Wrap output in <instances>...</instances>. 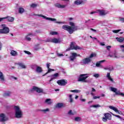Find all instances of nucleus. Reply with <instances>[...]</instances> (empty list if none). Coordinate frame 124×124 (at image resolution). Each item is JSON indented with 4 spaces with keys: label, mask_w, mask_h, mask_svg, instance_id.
Wrapping results in <instances>:
<instances>
[{
    "label": "nucleus",
    "mask_w": 124,
    "mask_h": 124,
    "mask_svg": "<svg viewBox=\"0 0 124 124\" xmlns=\"http://www.w3.org/2000/svg\"><path fill=\"white\" fill-rule=\"evenodd\" d=\"M69 24L71 26H69L68 25H63L62 29L65 31H67L69 34H72L75 31H77V30H78V27L76 26L73 22H70Z\"/></svg>",
    "instance_id": "nucleus-1"
},
{
    "label": "nucleus",
    "mask_w": 124,
    "mask_h": 124,
    "mask_svg": "<svg viewBox=\"0 0 124 124\" xmlns=\"http://www.w3.org/2000/svg\"><path fill=\"white\" fill-rule=\"evenodd\" d=\"M14 109L15 112V117L17 119H20L23 117V111L20 108V107L18 106H15Z\"/></svg>",
    "instance_id": "nucleus-2"
},
{
    "label": "nucleus",
    "mask_w": 124,
    "mask_h": 124,
    "mask_svg": "<svg viewBox=\"0 0 124 124\" xmlns=\"http://www.w3.org/2000/svg\"><path fill=\"white\" fill-rule=\"evenodd\" d=\"M87 74H80L78 78V82H83V83H89V81L87 80L86 79L89 78Z\"/></svg>",
    "instance_id": "nucleus-3"
},
{
    "label": "nucleus",
    "mask_w": 124,
    "mask_h": 124,
    "mask_svg": "<svg viewBox=\"0 0 124 124\" xmlns=\"http://www.w3.org/2000/svg\"><path fill=\"white\" fill-rule=\"evenodd\" d=\"M94 57H96V54L95 53L91 54L88 58L82 60L83 63L84 64H88V63L92 62V58Z\"/></svg>",
    "instance_id": "nucleus-4"
},
{
    "label": "nucleus",
    "mask_w": 124,
    "mask_h": 124,
    "mask_svg": "<svg viewBox=\"0 0 124 124\" xmlns=\"http://www.w3.org/2000/svg\"><path fill=\"white\" fill-rule=\"evenodd\" d=\"M1 27L2 29H0V33H9V28L6 27V25L5 24L2 25Z\"/></svg>",
    "instance_id": "nucleus-5"
},
{
    "label": "nucleus",
    "mask_w": 124,
    "mask_h": 124,
    "mask_svg": "<svg viewBox=\"0 0 124 124\" xmlns=\"http://www.w3.org/2000/svg\"><path fill=\"white\" fill-rule=\"evenodd\" d=\"M71 50H81L82 47L78 46H75V42H72L70 46Z\"/></svg>",
    "instance_id": "nucleus-6"
},
{
    "label": "nucleus",
    "mask_w": 124,
    "mask_h": 124,
    "mask_svg": "<svg viewBox=\"0 0 124 124\" xmlns=\"http://www.w3.org/2000/svg\"><path fill=\"white\" fill-rule=\"evenodd\" d=\"M104 116L105 117L102 118L103 122H107V120H111L112 119V115L109 113H105Z\"/></svg>",
    "instance_id": "nucleus-7"
},
{
    "label": "nucleus",
    "mask_w": 124,
    "mask_h": 124,
    "mask_svg": "<svg viewBox=\"0 0 124 124\" xmlns=\"http://www.w3.org/2000/svg\"><path fill=\"white\" fill-rule=\"evenodd\" d=\"M37 92V93H43V90L41 88H38L36 86H33V88L30 90L31 93H33V92Z\"/></svg>",
    "instance_id": "nucleus-8"
},
{
    "label": "nucleus",
    "mask_w": 124,
    "mask_h": 124,
    "mask_svg": "<svg viewBox=\"0 0 124 124\" xmlns=\"http://www.w3.org/2000/svg\"><path fill=\"white\" fill-rule=\"evenodd\" d=\"M71 55L70 56V60L71 61V62H74V60L76 59V57H81V55L80 54H77L76 53H73L72 52Z\"/></svg>",
    "instance_id": "nucleus-9"
},
{
    "label": "nucleus",
    "mask_w": 124,
    "mask_h": 124,
    "mask_svg": "<svg viewBox=\"0 0 124 124\" xmlns=\"http://www.w3.org/2000/svg\"><path fill=\"white\" fill-rule=\"evenodd\" d=\"M61 40L60 39L53 38L47 39L46 42H53V43H61Z\"/></svg>",
    "instance_id": "nucleus-10"
},
{
    "label": "nucleus",
    "mask_w": 124,
    "mask_h": 124,
    "mask_svg": "<svg viewBox=\"0 0 124 124\" xmlns=\"http://www.w3.org/2000/svg\"><path fill=\"white\" fill-rule=\"evenodd\" d=\"M59 86H65L67 84V81L64 79L58 80L57 82Z\"/></svg>",
    "instance_id": "nucleus-11"
},
{
    "label": "nucleus",
    "mask_w": 124,
    "mask_h": 124,
    "mask_svg": "<svg viewBox=\"0 0 124 124\" xmlns=\"http://www.w3.org/2000/svg\"><path fill=\"white\" fill-rule=\"evenodd\" d=\"M8 119L6 117V116L4 113L0 114V122H6Z\"/></svg>",
    "instance_id": "nucleus-12"
},
{
    "label": "nucleus",
    "mask_w": 124,
    "mask_h": 124,
    "mask_svg": "<svg viewBox=\"0 0 124 124\" xmlns=\"http://www.w3.org/2000/svg\"><path fill=\"white\" fill-rule=\"evenodd\" d=\"M38 16H40V17H43V18H44V19H46V20H48L49 21H52V22L55 21L57 20L56 18H52L50 17H47L45 16H43L42 15H39Z\"/></svg>",
    "instance_id": "nucleus-13"
},
{
    "label": "nucleus",
    "mask_w": 124,
    "mask_h": 124,
    "mask_svg": "<svg viewBox=\"0 0 124 124\" xmlns=\"http://www.w3.org/2000/svg\"><path fill=\"white\" fill-rule=\"evenodd\" d=\"M109 109H111V110H113L114 111V112H116V113H118V114H122V111H119L118 110V108H115V107H113L112 106H109Z\"/></svg>",
    "instance_id": "nucleus-14"
},
{
    "label": "nucleus",
    "mask_w": 124,
    "mask_h": 124,
    "mask_svg": "<svg viewBox=\"0 0 124 124\" xmlns=\"http://www.w3.org/2000/svg\"><path fill=\"white\" fill-rule=\"evenodd\" d=\"M97 12H99L100 16H104V15H106V14H108V13H109L108 11L103 10H98Z\"/></svg>",
    "instance_id": "nucleus-15"
},
{
    "label": "nucleus",
    "mask_w": 124,
    "mask_h": 124,
    "mask_svg": "<svg viewBox=\"0 0 124 124\" xmlns=\"http://www.w3.org/2000/svg\"><path fill=\"white\" fill-rule=\"evenodd\" d=\"M59 73H57L51 76V79L49 80V82L53 81V80H55V79H57L58 77H59Z\"/></svg>",
    "instance_id": "nucleus-16"
},
{
    "label": "nucleus",
    "mask_w": 124,
    "mask_h": 124,
    "mask_svg": "<svg viewBox=\"0 0 124 124\" xmlns=\"http://www.w3.org/2000/svg\"><path fill=\"white\" fill-rule=\"evenodd\" d=\"M55 6L57 7V8H65L66 5H62L59 3H56L55 4Z\"/></svg>",
    "instance_id": "nucleus-17"
},
{
    "label": "nucleus",
    "mask_w": 124,
    "mask_h": 124,
    "mask_svg": "<svg viewBox=\"0 0 124 124\" xmlns=\"http://www.w3.org/2000/svg\"><path fill=\"white\" fill-rule=\"evenodd\" d=\"M0 80L1 81L2 83H4L5 79L4 78V76L2 72L0 71Z\"/></svg>",
    "instance_id": "nucleus-18"
},
{
    "label": "nucleus",
    "mask_w": 124,
    "mask_h": 124,
    "mask_svg": "<svg viewBox=\"0 0 124 124\" xmlns=\"http://www.w3.org/2000/svg\"><path fill=\"white\" fill-rule=\"evenodd\" d=\"M3 19H7L8 22H13V21H14V17L12 16H7L6 17H3Z\"/></svg>",
    "instance_id": "nucleus-19"
},
{
    "label": "nucleus",
    "mask_w": 124,
    "mask_h": 124,
    "mask_svg": "<svg viewBox=\"0 0 124 124\" xmlns=\"http://www.w3.org/2000/svg\"><path fill=\"white\" fill-rule=\"evenodd\" d=\"M10 54L11 55H12V56H13L14 57H15L18 55V53L17 52V51L14 50H11Z\"/></svg>",
    "instance_id": "nucleus-20"
},
{
    "label": "nucleus",
    "mask_w": 124,
    "mask_h": 124,
    "mask_svg": "<svg viewBox=\"0 0 124 124\" xmlns=\"http://www.w3.org/2000/svg\"><path fill=\"white\" fill-rule=\"evenodd\" d=\"M107 77L108 79L110 81V82H112V83H114V80H113V78H111V76H110V73H108Z\"/></svg>",
    "instance_id": "nucleus-21"
},
{
    "label": "nucleus",
    "mask_w": 124,
    "mask_h": 124,
    "mask_svg": "<svg viewBox=\"0 0 124 124\" xmlns=\"http://www.w3.org/2000/svg\"><path fill=\"white\" fill-rule=\"evenodd\" d=\"M36 71L38 73H41V72H42V68L40 66H37L36 69Z\"/></svg>",
    "instance_id": "nucleus-22"
},
{
    "label": "nucleus",
    "mask_w": 124,
    "mask_h": 124,
    "mask_svg": "<svg viewBox=\"0 0 124 124\" xmlns=\"http://www.w3.org/2000/svg\"><path fill=\"white\" fill-rule=\"evenodd\" d=\"M115 94H116V95H121V96H123L124 95V93H121L120 90H117L115 92Z\"/></svg>",
    "instance_id": "nucleus-23"
},
{
    "label": "nucleus",
    "mask_w": 124,
    "mask_h": 124,
    "mask_svg": "<svg viewBox=\"0 0 124 124\" xmlns=\"http://www.w3.org/2000/svg\"><path fill=\"white\" fill-rule=\"evenodd\" d=\"M10 94H11V92H5L3 95L4 97H7V96H10Z\"/></svg>",
    "instance_id": "nucleus-24"
},
{
    "label": "nucleus",
    "mask_w": 124,
    "mask_h": 124,
    "mask_svg": "<svg viewBox=\"0 0 124 124\" xmlns=\"http://www.w3.org/2000/svg\"><path fill=\"white\" fill-rule=\"evenodd\" d=\"M38 111L40 112H43L44 114H46L47 112H49V111H50V109H49V108H46L45 109H38Z\"/></svg>",
    "instance_id": "nucleus-25"
},
{
    "label": "nucleus",
    "mask_w": 124,
    "mask_h": 124,
    "mask_svg": "<svg viewBox=\"0 0 124 124\" xmlns=\"http://www.w3.org/2000/svg\"><path fill=\"white\" fill-rule=\"evenodd\" d=\"M105 62V60H102L98 62H97V63H96V66H97V67H99V66L101 65L100 63H102V62Z\"/></svg>",
    "instance_id": "nucleus-26"
},
{
    "label": "nucleus",
    "mask_w": 124,
    "mask_h": 124,
    "mask_svg": "<svg viewBox=\"0 0 124 124\" xmlns=\"http://www.w3.org/2000/svg\"><path fill=\"white\" fill-rule=\"evenodd\" d=\"M116 39H117V41L119 42H123L124 41V37H116Z\"/></svg>",
    "instance_id": "nucleus-27"
},
{
    "label": "nucleus",
    "mask_w": 124,
    "mask_h": 124,
    "mask_svg": "<svg viewBox=\"0 0 124 124\" xmlns=\"http://www.w3.org/2000/svg\"><path fill=\"white\" fill-rule=\"evenodd\" d=\"M31 35H33V34L31 33H30L26 37V39L28 40V41H31V38H30V36H31Z\"/></svg>",
    "instance_id": "nucleus-28"
},
{
    "label": "nucleus",
    "mask_w": 124,
    "mask_h": 124,
    "mask_svg": "<svg viewBox=\"0 0 124 124\" xmlns=\"http://www.w3.org/2000/svg\"><path fill=\"white\" fill-rule=\"evenodd\" d=\"M83 1L82 0H77L75 1V4H77V5H79V4H82Z\"/></svg>",
    "instance_id": "nucleus-29"
},
{
    "label": "nucleus",
    "mask_w": 124,
    "mask_h": 124,
    "mask_svg": "<svg viewBox=\"0 0 124 124\" xmlns=\"http://www.w3.org/2000/svg\"><path fill=\"white\" fill-rule=\"evenodd\" d=\"M24 11H25V9L24 8L21 7L18 9V12L20 14H22V13H24Z\"/></svg>",
    "instance_id": "nucleus-30"
},
{
    "label": "nucleus",
    "mask_w": 124,
    "mask_h": 124,
    "mask_svg": "<svg viewBox=\"0 0 124 124\" xmlns=\"http://www.w3.org/2000/svg\"><path fill=\"white\" fill-rule=\"evenodd\" d=\"M63 106V104L62 103H58L56 105V107L57 108H62Z\"/></svg>",
    "instance_id": "nucleus-31"
},
{
    "label": "nucleus",
    "mask_w": 124,
    "mask_h": 124,
    "mask_svg": "<svg viewBox=\"0 0 124 124\" xmlns=\"http://www.w3.org/2000/svg\"><path fill=\"white\" fill-rule=\"evenodd\" d=\"M91 108H98V107H101V106L100 105H94L90 106Z\"/></svg>",
    "instance_id": "nucleus-32"
},
{
    "label": "nucleus",
    "mask_w": 124,
    "mask_h": 124,
    "mask_svg": "<svg viewBox=\"0 0 124 124\" xmlns=\"http://www.w3.org/2000/svg\"><path fill=\"white\" fill-rule=\"evenodd\" d=\"M45 102L46 103H47V104H52V102H51V99H46Z\"/></svg>",
    "instance_id": "nucleus-33"
},
{
    "label": "nucleus",
    "mask_w": 124,
    "mask_h": 124,
    "mask_svg": "<svg viewBox=\"0 0 124 124\" xmlns=\"http://www.w3.org/2000/svg\"><path fill=\"white\" fill-rule=\"evenodd\" d=\"M68 95L69 97L70 102L71 103H72V102H73V99L72 98V94H68Z\"/></svg>",
    "instance_id": "nucleus-34"
},
{
    "label": "nucleus",
    "mask_w": 124,
    "mask_h": 124,
    "mask_svg": "<svg viewBox=\"0 0 124 124\" xmlns=\"http://www.w3.org/2000/svg\"><path fill=\"white\" fill-rule=\"evenodd\" d=\"M104 69L105 70H110V71H111V70H113L112 67H106L104 68Z\"/></svg>",
    "instance_id": "nucleus-35"
},
{
    "label": "nucleus",
    "mask_w": 124,
    "mask_h": 124,
    "mask_svg": "<svg viewBox=\"0 0 124 124\" xmlns=\"http://www.w3.org/2000/svg\"><path fill=\"white\" fill-rule=\"evenodd\" d=\"M18 65L21 67V68H26V65L22 63H18Z\"/></svg>",
    "instance_id": "nucleus-36"
},
{
    "label": "nucleus",
    "mask_w": 124,
    "mask_h": 124,
    "mask_svg": "<svg viewBox=\"0 0 124 124\" xmlns=\"http://www.w3.org/2000/svg\"><path fill=\"white\" fill-rule=\"evenodd\" d=\"M110 90L111 92H113V93H115L118 91V89L117 88H114V87H111L110 88Z\"/></svg>",
    "instance_id": "nucleus-37"
},
{
    "label": "nucleus",
    "mask_w": 124,
    "mask_h": 124,
    "mask_svg": "<svg viewBox=\"0 0 124 124\" xmlns=\"http://www.w3.org/2000/svg\"><path fill=\"white\" fill-rule=\"evenodd\" d=\"M81 120V117H76L75 118V121H76V122H80Z\"/></svg>",
    "instance_id": "nucleus-38"
},
{
    "label": "nucleus",
    "mask_w": 124,
    "mask_h": 124,
    "mask_svg": "<svg viewBox=\"0 0 124 124\" xmlns=\"http://www.w3.org/2000/svg\"><path fill=\"white\" fill-rule=\"evenodd\" d=\"M70 92H71V93H81V90H71Z\"/></svg>",
    "instance_id": "nucleus-39"
},
{
    "label": "nucleus",
    "mask_w": 124,
    "mask_h": 124,
    "mask_svg": "<svg viewBox=\"0 0 124 124\" xmlns=\"http://www.w3.org/2000/svg\"><path fill=\"white\" fill-rule=\"evenodd\" d=\"M68 115H75V112H72V110H70L68 112Z\"/></svg>",
    "instance_id": "nucleus-40"
},
{
    "label": "nucleus",
    "mask_w": 124,
    "mask_h": 124,
    "mask_svg": "<svg viewBox=\"0 0 124 124\" xmlns=\"http://www.w3.org/2000/svg\"><path fill=\"white\" fill-rule=\"evenodd\" d=\"M31 7H32V8H34V7H36L37 6V5L36 4L32 3L30 5Z\"/></svg>",
    "instance_id": "nucleus-41"
},
{
    "label": "nucleus",
    "mask_w": 124,
    "mask_h": 124,
    "mask_svg": "<svg viewBox=\"0 0 124 124\" xmlns=\"http://www.w3.org/2000/svg\"><path fill=\"white\" fill-rule=\"evenodd\" d=\"M110 114H111V115H112V116H114V117H116V118H119V119H121V116L120 115H117L114 114L112 112H110Z\"/></svg>",
    "instance_id": "nucleus-42"
},
{
    "label": "nucleus",
    "mask_w": 124,
    "mask_h": 124,
    "mask_svg": "<svg viewBox=\"0 0 124 124\" xmlns=\"http://www.w3.org/2000/svg\"><path fill=\"white\" fill-rule=\"evenodd\" d=\"M50 34H51L52 35H57V34H58V32H57V31H52V32H50Z\"/></svg>",
    "instance_id": "nucleus-43"
},
{
    "label": "nucleus",
    "mask_w": 124,
    "mask_h": 124,
    "mask_svg": "<svg viewBox=\"0 0 124 124\" xmlns=\"http://www.w3.org/2000/svg\"><path fill=\"white\" fill-rule=\"evenodd\" d=\"M51 71H55V70L53 69H50V68H49L48 69L47 73H50V72H51Z\"/></svg>",
    "instance_id": "nucleus-44"
},
{
    "label": "nucleus",
    "mask_w": 124,
    "mask_h": 124,
    "mask_svg": "<svg viewBox=\"0 0 124 124\" xmlns=\"http://www.w3.org/2000/svg\"><path fill=\"white\" fill-rule=\"evenodd\" d=\"M121 49H122V51L124 52V45H121L120 46Z\"/></svg>",
    "instance_id": "nucleus-45"
},
{
    "label": "nucleus",
    "mask_w": 124,
    "mask_h": 124,
    "mask_svg": "<svg viewBox=\"0 0 124 124\" xmlns=\"http://www.w3.org/2000/svg\"><path fill=\"white\" fill-rule=\"evenodd\" d=\"M93 77H95V78H98L99 77H100V75L98 74H94L93 75Z\"/></svg>",
    "instance_id": "nucleus-46"
},
{
    "label": "nucleus",
    "mask_w": 124,
    "mask_h": 124,
    "mask_svg": "<svg viewBox=\"0 0 124 124\" xmlns=\"http://www.w3.org/2000/svg\"><path fill=\"white\" fill-rule=\"evenodd\" d=\"M114 33H118L119 31H121V30H113L112 31Z\"/></svg>",
    "instance_id": "nucleus-47"
},
{
    "label": "nucleus",
    "mask_w": 124,
    "mask_h": 124,
    "mask_svg": "<svg viewBox=\"0 0 124 124\" xmlns=\"http://www.w3.org/2000/svg\"><path fill=\"white\" fill-rule=\"evenodd\" d=\"M113 58H115V59H118L119 57L117 55V53H114V54H113Z\"/></svg>",
    "instance_id": "nucleus-48"
},
{
    "label": "nucleus",
    "mask_w": 124,
    "mask_h": 124,
    "mask_svg": "<svg viewBox=\"0 0 124 124\" xmlns=\"http://www.w3.org/2000/svg\"><path fill=\"white\" fill-rule=\"evenodd\" d=\"M24 52L25 53V54H27V55H31V54L30 51H28L26 50H24Z\"/></svg>",
    "instance_id": "nucleus-49"
},
{
    "label": "nucleus",
    "mask_w": 124,
    "mask_h": 124,
    "mask_svg": "<svg viewBox=\"0 0 124 124\" xmlns=\"http://www.w3.org/2000/svg\"><path fill=\"white\" fill-rule=\"evenodd\" d=\"M112 46H106L107 49L108 50V51H110V48H111Z\"/></svg>",
    "instance_id": "nucleus-50"
},
{
    "label": "nucleus",
    "mask_w": 124,
    "mask_h": 124,
    "mask_svg": "<svg viewBox=\"0 0 124 124\" xmlns=\"http://www.w3.org/2000/svg\"><path fill=\"white\" fill-rule=\"evenodd\" d=\"M97 98H100V96H93V99H97Z\"/></svg>",
    "instance_id": "nucleus-51"
},
{
    "label": "nucleus",
    "mask_w": 124,
    "mask_h": 124,
    "mask_svg": "<svg viewBox=\"0 0 124 124\" xmlns=\"http://www.w3.org/2000/svg\"><path fill=\"white\" fill-rule=\"evenodd\" d=\"M50 64H51V63H47L46 64V67H47V68H50Z\"/></svg>",
    "instance_id": "nucleus-52"
},
{
    "label": "nucleus",
    "mask_w": 124,
    "mask_h": 124,
    "mask_svg": "<svg viewBox=\"0 0 124 124\" xmlns=\"http://www.w3.org/2000/svg\"><path fill=\"white\" fill-rule=\"evenodd\" d=\"M56 23L57 24H64V22H62L56 21Z\"/></svg>",
    "instance_id": "nucleus-53"
},
{
    "label": "nucleus",
    "mask_w": 124,
    "mask_h": 124,
    "mask_svg": "<svg viewBox=\"0 0 124 124\" xmlns=\"http://www.w3.org/2000/svg\"><path fill=\"white\" fill-rule=\"evenodd\" d=\"M100 45L101 46H105V44L104 43H100Z\"/></svg>",
    "instance_id": "nucleus-54"
},
{
    "label": "nucleus",
    "mask_w": 124,
    "mask_h": 124,
    "mask_svg": "<svg viewBox=\"0 0 124 124\" xmlns=\"http://www.w3.org/2000/svg\"><path fill=\"white\" fill-rule=\"evenodd\" d=\"M57 55L58 56V57H62V56H63L62 54H60V53H58Z\"/></svg>",
    "instance_id": "nucleus-55"
},
{
    "label": "nucleus",
    "mask_w": 124,
    "mask_h": 124,
    "mask_svg": "<svg viewBox=\"0 0 124 124\" xmlns=\"http://www.w3.org/2000/svg\"><path fill=\"white\" fill-rule=\"evenodd\" d=\"M92 93H93V92H96L95 89H94V88H92Z\"/></svg>",
    "instance_id": "nucleus-56"
},
{
    "label": "nucleus",
    "mask_w": 124,
    "mask_h": 124,
    "mask_svg": "<svg viewBox=\"0 0 124 124\" xmlns=\"http://www.w3.org/2000/svg\"><path fill=\"white\" fill-rule=\"evenodd\" d=\"M11 78H12L13 79H15V80H17V78H16L14 76H12Z\"/></svg>",
    "instance_id": "nucleus-57"
},
{
    "label": "nucleus",
    "mask_w": 124,
    "mask_h": 124,
    "mask_svg": "<svg viewBox=\"0 0 124 124\" xmlns=\"http://www.w3.org/2000/svg\"><path fill=\"white\" fill-rule=\"evenodd\" d=\"M91 31H94L95 32H96V30H94L93 28L91 29Z\"/></svg>",
    "instance_id": "nucleus-58"
},
{
    "label": "nucleus",
    "mask_w": 124,
    "mask_h": 124,
    "mask_svg": "<svg viewBox=\"0 0 124 124\" xmlns=\"http://www.w3.org/2000/svg\"><path fill=\"white\" fill-rule=\"evenodd\" d=\"M120 21H121V22H124V18H121L120 19Z\"/></svg>",
    "instance_id": "nucleus-59"
},
{
    "label": "nucleus",
    "mask_w": 124,
    "mask_h": 124,
    "mask_svg": "<svg viewBox=\"0 0 124 124\" xmlns=\"http://www.w3.org/2000/svg\"><path fill=\"white\" fill-rule=\"evenodd\" d=\"M93 101H90L89 102H88V104H90V103H93Z\"/></svg>",
    "instance_id": "nucleus-60"
},
{
    "label": "nucleus",
    "mask_w": 124,
    "mask_h": 124,
    "mask_svg": "<svg viewBox=\"0 0 124 124\" xmlns=\"http://www.w3.org/2000/svg\"><path fill=\"white\" fill-rule=\"evenodd\" d=\"M1 47H2V45H1V43H0V50H1Z\"/></svg>",
    "instance_id": "nucleus-61"
},
{
    "label": "nucleus",
    "mask_w": 124,
    "mask_h": 124,
    "mask_svg": "<svg viewBox=\"0 0 124 124\" xmlns=\"http://www.w3.org/2000/svg\"><path fill=\"white\" fill-rule=\"evenodd\" d=\"M81 101H83V102H84L85 101H86V99H81Z\"/></svg>",
    "instance_id": "nucleus-62"
},
{
    "label": "nucleus",
    "mask_w": 124,
    "mask_h": 124,
    "mask_svg": "<svg viewBox=\"0 0 124 124\" xmlns=\"http://www.w3.org/2000/svg\"><path fill=\"white\" fill-rule=\"evenodd\" d=\"M3 18L0 17V22H1V21H3Z\"/></svg>",
    "instance_id": "nucleus-63"
},
{
    "label": "nucleus",
    "mask_w": 124,
    "mask_h": 124,
    "mask_svg": "<svg viewBox=\"0 0 124 124\" xmlns=\"http://www.w3.org/2000/svg\"><path fill=\"white\" fill-rule=\"evenodd\" d=\"M91 95H92L93 96V95H94V94L93 93H91Z\"/></svg>",
    "instance_id": "nucleus-64"
}]
</instances>
